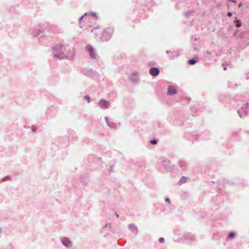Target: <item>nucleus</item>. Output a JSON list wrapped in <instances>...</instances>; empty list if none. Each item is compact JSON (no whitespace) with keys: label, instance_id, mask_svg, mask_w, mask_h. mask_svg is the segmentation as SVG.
<instances>
[{"label":"nucleus","instance_id":"obj_1","mask_svg":"<svg viewBox=\"0 0 249 249\" xmlns=\"http://www.w3.org/2000/svg\"><path fill=\"white\" fill-rule=\"evenodd\" d=\"M88 51L90 53V56L92 58H96V56L95 53V51L92 47L90 45H88L86 47Z\"/></svg>","mask_w":249,"mask_h":249},{"label":"nucleus","instance_id":"obj_2","mask_svg":"<svg viewBox=\"0 0 249 249\" xmlns=\"http://www.w3.org/2000/svg\"><path fill=\"white\" fill-rule=\"evenodd\" d=\"M99 106L102 108L105 109L108 107L109 103L106 100H101L99 103Z\"/></svg>","mask_w":249,"mask_h":249},{"label":"nucleus","instance_id":"obj_3","mask_svg":"<svg viewBox=\"0 0 249 249\" xmlns=\"http://www.w3.org/2000/svg\"><path fill=\"white\" fill-rule=\"evenodd\" d=\"M149 73L152 76H157L159 73V70L157 68H152L150 69Z\"/></svg>","mask_w":249,"mask_h":249},{"label":"nucleus","instance_id":"obj_4","mask_svg":"<svg viewBox=\"0 0 249 249\" xmlns=\"http://www.w3.org/2000/svg\"><path fill=\"white\" fill-rule=\"evenodd\" d=\"M167 93L169 95L175 94L177 93L176 89L173 86H169L168 88Z\"/></svg>","mask_w":249,"mask_h":249},{"label":"nucleus","instance_id":"obj_5","mask_svg":"<svg viewBox=\"0 0 249 249\" xmlns=\"http://www.w3.org/2000/svg\"><path fill=\"white\" fill-rule=\"evenodd\" d=\"M62 243L66 247H70L71 245V243L67 238H64L62 240Z\"/></svg>","mask_w":249,"mask_h":249},{"label":"nucleus","instance_id":"obj_6","mask_svg":"<svg viewBox=\"0 0 249 249\" xmlns=\"http://www.w3.org/2000/svg\"><path fill=\"white\" fill-rule=\"evenodd\" d=\"M196 62V61L194 59L188 60V63L190 65L195 64Z\"/></svg>","mask_w":249,"mask_h":249},{"label":"nucleus","instance_id":"obj_7","mask_svg":"<svg viewBox=\"0 0 249 249\" xmlns=\"http://www.w3.org/2000/svg\"><path fill=\"white\" fill-rule=\"evenodd\" d=\"M187 178L182 177L180 179L179 182H181V183H185L186 181Z\"/></svg>","mask_w":249,"mask_h":249},{"label":"nucleus","instance_id":"obj_8","mask_svg":"<svg viewBox=\"0 0 249 249\" xmlns=\"http://www.w3.org/2000/svg\"><path fill=\"white\" fill-rule=\"evenodd\" d=\"M235 236V233L233 232H231L229 234V239H232Z\"/></svg>","mask_w":249,"mask_h":249},{"label":"nucleus","instance_id":"obj_9","mask_svg":"<svg viewBox=\"0 0 249 249\" xmlns=\"http://www.w3.org/2000/svg\"><path fill=\"white\" fill-rule=\"evenodd\" d=\"M112 32V29L110 28L107 29L106 30H104L103 34H105L106 33H109L110 34Z\"/></svg>","mask_w":249,"mask_h":249},{"label":"nucleus","instance_id":"obj_10","mask_svg":"<svg viewBox=\"0 0 249 249\" xmlns=\"http://www.w3.org/2000/svg\"><path fill=\"white\" fill-rule=\"evenodd\" d=\"M236 22L237 23V24L236 25V27H237V28L241 27V23L240 22V21L239 20H237Z\"/></svg>","mask_w":249,"mask_h":249},{"label":"nucleus","instance_id":"obj_11","mask_svg":"<svg viewBox=\"0 0 249 249\" xmlns=\"http://www.w3.org/2000/svg\"><path fill=\"white\" fill-rule=\"evenodd\" d=\"M85 99L88 101V103L90 102V97L89 95H86L84 97Z\"/></svg>","mask_w":249,"mask_h":249},{"label":"nucleus","instance_id":"obj_12","mask_svg":"<svg viewBox=\"0 0 249 249\" xmlns=\"http://www.w3.org/2000/svg\"><path fill=\"white\" fill-rule=\"evenodd\" d=\"M151 143L152 144H156L157 143V141L156 140H153L151 141Z\"/></svg>","mask_w":249,"mask_h":249},{"label":"nucleus","instance_id":"obj_13","mask_svg":"<svg viewBox=\"0 0 249 249\" xmlns=\"http://www.w3.org/2000/svg\"><path fill=\"white\" fill-rule=\"evenodd\" d=\"M159 241L161 243H163L164 242V238H160L159 239Z\"/></svg>","mask_w":249,"mask_h":249},{"label":"nucleus","instance_id":"obj_14","mask_svg":"<svg viewBox=\"0 0 249 249\" xmlns=\"http://www.w3.org/2000/svg\"><path fill=\"white\" fill-rule=\"evenodd\" d=\"M227 15H228V16H229V17H231L232 14H231V12H229V13H228Z\"/></svg>","mask_w":249,"mask_h":249},{"label":"nucleus","instance_id":"obj_15","mask_svg":"<svg viewBox=\"0 0 249 249\" xmlns=\"http://www.w3.org/2000/svg\"><path fill=\"white\" fill-rule=\"evenodd\" d=\"M165 201L167 202L168 203H170V200L168 198H167L165 199Z\"/></svg>","mask_w":249,"mask_h":249},{"label":"nucleus","instance_id":"obj_16","mask_svg":"<svg viewBox=\"0 0 249 249\" xmlns=\"http://www.w3.org/2000/svg\"><path fill=\"white\" fill-rule=\"evenodd\" d=\"M91 15L92 16H95L96 15V14H95V13H91Z\"/></svg>","mask_w":249,"mask_h":249},{"label":"nucleus","instance_id":"obj_17","mask_svg":"<svg viewBox=\"0 0 249 249\" xmlns=\"http://www.w3.org/2000/svg\"><path fill=\"white\" fill-rule=\"evenodd\" d=\"M242 6V3H240V4H239V5H238L239 7H241Z\"/></svg>","mask_w":249,"mask_h":249},{"label":"nucleus","instance_id":"obj_18","mask_svg":"<svg viewBox=\"0 0 249 249\" xmlns=\"http://www.w3.org/2000/svg\"><path fill=\"white\" fill-rule=\"evenodd\" d=\"M84 16H82L80 18V20H82L83 18H84Z\"/></svg>","mask_w":249,"mask_h":249},{"label":"nucleus","instance_id":"obj_19","mask_svg":"<svg viewBox=\"0 0 249 249\" xmlns=\"http://www.w3.org/2000/svg\"><path fill=\"white\" fill-rule=\"evenodd\" d=\"M99 29V28H98H98H95V29H94V31H96V30H97V29Z\"/></svg>","mask_w":249,"mask_h":249},{"label":"nucleus","instance_id":"obj_20","mask_svg":"<svg viewBox=\"0 0 249 249\" xmlns=\"http://www.w3.org/2000/svg\"><path fill=\"white\" fill-rule=\"evenodd\" d=\"M54 57H58L59 56H57V55H55Z\"/></svg>","mask_w":249,"mask_h":249}]
</instances>
